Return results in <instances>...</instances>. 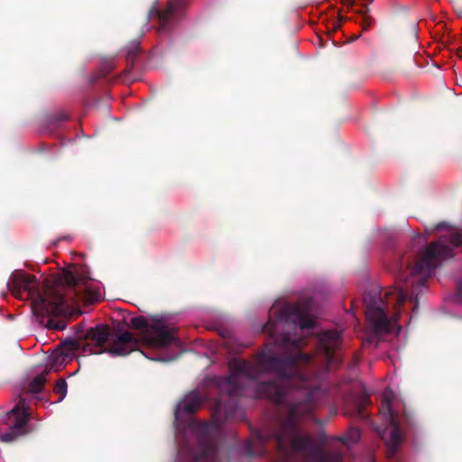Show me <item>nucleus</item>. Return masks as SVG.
Masks as SVG:
<instances>
[{
    "label": "nucleus",
    "instance_id": "nucleus-1",
    "mask_svg": "<svg viewBox=\"0 0 462 462\" xmlns=\"http://www.w3.org/2000/svg\"><path fill=\"white\" fill-rule=\"evenodd\" d=\"M312 308L311 298L273 305L263 328L272 342L265 344L254 362L233 359L231 374L219 385L221 394L213 415L217 425L234 416L237 397L243 394L242 378L249 381L257 398L279 406L272 426L254 432L246 443L249 457H263L271 448L278 453L274 462H291L293 453L304 455L303 462H342L338 452L324 451L311 437L300 433L301 420L328 402L329 395L317 379L315 359L301 351L304 338L292 337L289 332L278 335L282 330L313 328Z\"/></svg>",
    "mask_w": 462,
    "mask_h": 462
},
{
    "label": "nucleus",
    "instance_id": "nucleus-2",
    "mask_svg": "<svg viewBox=\"0 0 462 462\" xmlns=\"http://www.w3.org/2000/svg\"><path fill=\"white\" fill-rule=\"evenodd\" d=\"M435 229H446L447 233L418 254L414 264H411V257L404 254L393 263L390 270L401 280L398 288L386 291L384 300L378 286L371 285L365 291L363 303L366 319L374 334L373 337H377L392 331L393 325L387 316L388 305H393L399 312L404 302L411 300L414 305L413 310L418 308V296L426 288L428 278L443 260L453 257L455 248L462 246V229L450 226L447 222H439Z\"/></svg>",
    "mask_w": 462,
    "mask_h": 462
},
{
    "label": "nucleus",
    "instance_id": "nucleus-3",
    "mask_svg": "<svg viewBox=\"0 0 462 462\" xmlns=\"http://www.w3.org/2000/svg\"><path fill=\"white\" fill-rule=\"evenodd\" d=\"M62 277L64 285L45 284L42 288L34 275L15 271L7 287L14 297L32 300V311L41 325L48 329L61 331L67 327L68 318L72 315L65 291L75 290L79 281L77 275L69 271Z\"/></svg>",
    "mask_w": 462,
    "mask_h": 462
},
{
    "label": "nucleus",
    "instance_id": "nucleus-4",
    "mask_svg": "<svg viewBox=\"0 0 462 462\" xmlns=\"http://www.w3.org/2000/svg\"><path fill=\"white\" fill-rule=\"evenodd\" d=\"M65 345L79 353L107 352L113 356H124L137 348L138 341L129 331L111 333L107 325H98L88 328L83 337L67 339Z\"/></svg>",
    "mask_w": 462,
    "mask_h": 462
},
{
    "label": "nucleus",
    "instance_id": "nucleus-5",
    "mask_svg": "<svg viewBox=\"0 0 462 462\" xmlns=\"http://www.w3.org/2000/svg\"><path fill=\"white\" fill-rule=\"evenodd\" d=\"M131 326L135 329H143V339L148 346L166 347L177 341L176 328L162 320H153L150 324L143 316H138L131 319Z\"/></svg>",
    "mask_w": 462,
    "mask_h": 462
},
{
    "label": "nucleus",
    "instance_id": "nucleus-6",
    "mask_svg": "<svg viewBox=\"0 0 462 462\" xmlns=\"http://www.w3.org/2000/svg\"><path fill=\"white\" fill-rule=\"evenodd\" d=\"M9 430L0 434L3 442H12L26 433L25 427L29 420L28 405L24 399H20L16 405L5 414Z\"/></svg>",
    "mask_w": 462,
    "mask_h": 462
},
{
    "label": "nucleus",
    "instance_id": "nucleus-7",
    "mask_svg": "<svg viewBox=\"0 0 462 462\" xmlns=\"http://www.w3.org/2000/svg\"><path fill=\"white\" fill-rule=\"evenodd\" d=\"M340 345V337L337 331L322 334L318 343V352L323 361V369L328 370L336 362V352Z\"/></svg>",
    "mask_w": 462,
    "mask_h": 462
},
{
    "label": "nucleus",
    "instance_id": "nucleus-8",
    "mask_svg": "<svg viewBox=\"0 0 462 462\" xmlns=\"http://www.w3.org/2000/svg\"><path fill=\"white\" fill-rule=\"evenodd\" d=\"M383 406L386 410L387 420H389V428L384 432V434L389 433V439L386 440L387 457L392 459L402 444V437L399 423L389 402H385Z\"/></svg>",
    "mask_w": 462,
    "mask_h": 462
},
{
    "label": "nucleus",
    "instance_id": "nucleus-9",
    "mask_svg": "<svg viewBox=\"0 0 462 462\" xmlns=\"http://www.w3.org/2000/svg\"><path fill=\"white\" fill-rule=\"evenodd\" d=\"M185 5V0H171L167 8L163 11L152 6L148 14V19L155 16L159 21V31L164 32L168 29V23L174 15L177 9L181 8Z\"/></svg>",
    "mask_w": 462,
    "mask_h": 462
},
{
    "label": "nucleus",
    "instance_id": "nucleus-10",
    "mask_svg": "<svg viewBox=\"0 0 462 462\" xmlns=\"http://www.w3.org/2000/svg\"><path fill=\"white\" fill-rule=\"evenodd\" d=\"M201 395L195 391L189 393L176 406L174 415L180 420L181 413L192 414L202 405Z\"/></svg>",
    "mask_w": 462,
    "mask_h": 462
},
{
    "label": "nucleus",
    "instance_id": "nucleus-11",
    "mask_svg": "<svg viewBox=\"0 0 462 462\" xmlns=\"http://www.w3.org/2000/svg\"><path fill=\"white\" fill-rule=\"evenodd\" d=\"M50 369L46 368L42 373L37 374L28 384V392L31 393H39L42 391L46 382V375Z\"/></svg>",
    "mask_w": 462,
    "mask_h": 462
},
{
    "label": "nucleus",
    "instance_id": "nucleus-12",
    "mask_svg": "<svg viewBox=\"0 0 462 462\" xmlns=\"http://www.w3.org/2000/svg\"><path fill=\"white\" fill-rule=\"evenodd\" d=\"M141 53V47L139 42H132L126 49V63L128 68H133L139 54Z\"/></svg>",
    "mask_w": 462,
    "mask_h": 462
},
{
    "label": "nucleus",
    "instance_id": "nucleus-13",
    "mask_svg": "<svg viewBox=\"0 0 462 462\" xmlns=\"http://www.w3.org/2000/svg\"><path fill=\"white\" fill-rule=\"evenodd\" d=\"M369 402V397L368 396H364L362 397L356 404H355V407H354V411H353V416H356V418L360 419V420H365L368 419V414L367 412L365 411V406L368 404Z\"/></svg>",
    "mask_w": 462,
    "mask_h": 462
},
{
    "label": "nucleus",
    "instance_id": "nucleus-14",
    "mask_svg": "<svg viewBox=\"0 0 462 462\" xmlns=\"http://www.w3.org/2000/svg\"><path fill=\"white\" fill-rule=\"evenodd\" d=\"M360 439V432L356 428H351L346 433L339 438V440L345 445L353 444Z\"/></svg>",
    "mask_w": 462,
    "mask_h": 462
},
{
    "label": "nucleus",
    "instance_id": "nucleus-15",
    "mask_svg": "<svg viewBox=\"0 0 462 462\" xmlns=\"http://www.w3.org/2000/svg\"><path fill=\"white\" fill-rule=\"evenodd\" d=\"M368 12L369 9L366 6H364V10L360 11V14H362L360 22L362 32L368 31L375 23V20L368 14Z\"/></svg>",
    "mask_w": 462,
    "mask_h": 462
},
{
    "label": "nucleus",
    "instance_id": "nucleus-16",
    "mask_svg": "<svg viewBox=\"0 0 462 462\" xmlns=\"http://www.w3.org/2000/svg\"><path fill=\"white\" fill-rule=\"evenodd\" d=\"M53 391L60 394V399L59 401H61L64 399V397L66 396L67 394V383H66V380L63 379V378H60L56 383H55V386H54V389Z\"/></svg>",
    "mask_w": 462,
    "mask_h": 462
},
{
    "label": "nucleus",
    "instance_id": "nucleus-17",
    "mask_svg": "<svg viewBox=\"0 0 462 462\" xmlns=\"http://www.w3.org/2000/svg\"><path fill=\"white\" fill-rule=\"evenodd\" d=\"M69 116L64 111H58L48 117V122L50 124H58L60 122H63L68 120Z\"/></svg>",
    "mask_w": 462,
    "mask_h": 462
},
{
    "label": "nucleus",
    "instance_id": "nucleus-18",
    "mask_svg": "<svg viewBox=\"0 0 462 462\" xmlns=\"http://www.w3.org/2000/svg\"><path fill=\"white\" fill-rule=\"evenodd\" d=\"M457 288L458 295L462 298V280L457 282Z\"/></svg>",
    "mask_w": 462,
    "mask_h": 462
},
{
    "label": "nucleus",
    "instance_id": "nucleus-19",
    "mask_svg": "<svg viewBox=\"0 0 462 462\" xmlns=\"http://www.w3.org/2000/svg\"><path fill=\"white\" fill-rule=\"evenodd\" d=\"M340 20H341V21H346V18L340 17Z\"/></svg>",
    "mask_w": 462,
    "mask_h": 462
}]
</instances>
